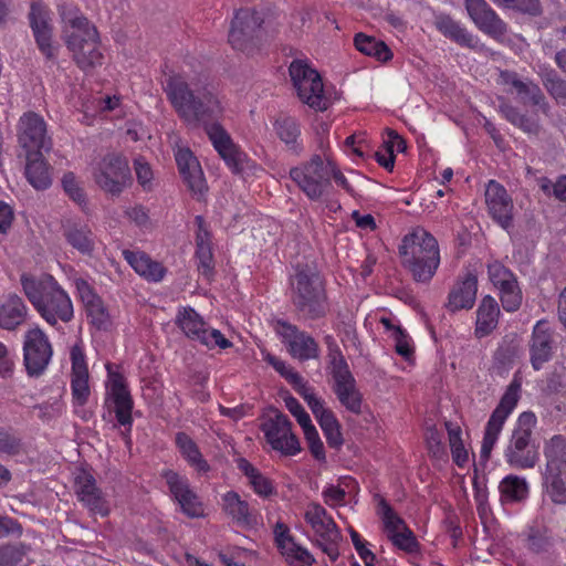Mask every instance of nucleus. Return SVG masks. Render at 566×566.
I'll list each match as a JSON object with an SVG mask.
<instances>
[{
    "label": "nucleus",
    "mask_w": 566,
    "mask_h": 566,
    "mask_svg": "<svg viewBox=\"0 0 566 566\" xmlns=\"http://www.w3.org/2000/svg\"><path fill=\"white\" fill-rule=\"evenodd\" d=\"M164 91L178 117L191 128L203 127L228 167L235 174L240 172L244 154L218 123L223 107L212 86L199 78L170 75Z\"/></svg>",
    "instance_id": "nucleus-1"
},
{
    "label": "nucleus",
    "mask_w": 566,
    "mask_h": 566,
    "mask_svg": "<svg viewBox=\"0 0 566 566\" xmlns=\"http://www.w3.org/2000/svg\"><path fill=\"white\" fill-rule=\"evenodd\" d=\"M59 13L62 22L61 36L75 63L82 70L101 64L103 55L98 50L99 35L96 27L72 4H61Z\"/></svg>",
    "instance_id": "nucleus-2"
},
{
    "label": "nucleus",
    "mask_w": 566,
    "mask_h": 566,
    "mask_svg": "<svg viewBox=\"0 0 566 566\" xmlns=\"http://www.w3.org/2000/svg\"><path fill=\"white\" fill-rule=\"evenodd\" d=\"M21 284L25 296L48 324L54 326L73 318L72 301L52 275L35 279L22 274Z\"/></svg>",
    "instance_id": "nucleus-3"
},
{
    "label": "nucleus",
    "mask_w": 566,
    "mask_h": 566,
    "mask_svg": "<svg viewBox=\"0 0 566 566\" xmlns=\"http://www.w3.org/2000/svg\"><path fill=\"white\" fill-rule=\"evenodd\" d=\"M291 300L296 312L306 319H319L328 311L324 281L314 263L297 264L291 276Z\"/></svg>",
    "instance_id": "nucleus-4"
},
{
    "label": "nucleus",
    "mask_w": 566,
    "mask_h": 566,
    "mask_svg": "<svg viewBox=\"0 0 566 566\" xmlns=\"http://www.w3.org/2000/svg\"><path fill=\"white\" fill-rule=\"evenodd\" d=\"M399 254L417 282H429L440 263L438 241L422 228L405 235Z\"/></svg>",
    "instance_id": "nucleus-5"
},
{
    "label": "nucleus",
    "mask_w": 566,
    "mask_h": 566,
    "mask_svg": "<svg viewBox=\"0 0 566 566\" xmlns=\"http://www.w3.org/2000/svg\"><path fill=\"white\" fill-rule=\"evenodd\" d=\"M324 343L327 347V369L333 377V390L337 399L348 411L360 415L363 396L336 339L332 335H326Z\"/></svg>",
    "instance_id": "nucleus-6"
},
{
    "label": "nucleus",
    "mask_w": 566,
    "mask_h": 566,
    "mask_svg": "<svg viewBox=\"0 0 566 566\" xmlns=\"http://www.w3.org/2000/svg\"><path fill=\"white\" fill-rule=\"evenodd\" d=\"M543 485L555 504H566V437L554 434L544 440Z\"/></svg>",
    "instance_id": "nucleus-7"
},
{
    "label": "nucleus",
    "mask_w": 566,
    "mask_h": 566,
    "mask_svg": "<svg viewBox=\"0 0 566 566\" xmlns=\"http://www.w3.org/2000/svg\"><path fill=\"white\" fill-rule=\"evenodd\" d=\"M536 426V417L533 412L520 415L511 439L505 449L506 462L515 469L528 470L535 468L538 462L537 449L532 446L533 429Z\"/></svg>",
    "instance_id": "nucleus-8"
},
{
    "label": "nucleus",
    "mask_w": 566,
    "mask_h": 566,
    "mask_svg": "<svg viewBox=\"0 0 566 566\" xmlns=\"http://www.w3.org/2000/svg\"><path fill=\"white\" fill-rule=\"evenodd\" d=\"M264 17L254 8L235 11L229 31V43L235 50L252 53L261 44Z\"/></svg>",
    "instance_id": "nucleus-9"
},
{
    "label": "nucleus",
    "mask_w": 566,
    "mask_h": 566,
    "mask_svg": "<svg viewBox=\"0 0 566 566\" xmlns=\"http://www.w3.org/2000/svg\"><path fill=\"white\" fill-rule=\"evenodd\" d=\"M290 177L311 200H319L332 193L329 167L319 155H313L310 161L292 168Z\"/></svg>",
    "instance_id": "nucleus-10"
},
{
    "label": "nucleus",
    "mask_w": 566,
    "mask_h": 566,
    "mask_svg": "<svg viewBox=\"0 0 566 566\" xmlns=\"http://www.w3.org/2000/svg\"><path fill=\"white\" fill-rule=\"evenodd\" d=\"M304 517L316 535V545L332 562L339 556L342 533L326 510L318 503H310Z\"/></svg>",
    "instance_id": "nucleus-11"
},
{
    "label": "nucleus",
    "mask_w": 566,
    "mask_h": 566,
    "mask_svg": "<svg viewBox=\"0 0 566 566\" xmlns=\"http://www.w3.org/2000/svg\"><path fill=\"white\" fill-rule=\"evenodd\" d=\"M93 176L98 187L113 196L120 195L132 182L128 160L117 153L105 155L97 164Z\"/></svg>",
    "instance_id": "nucleus-12"
},
{
    "label": "nucleus",
    "mask_w": 566,
    "mask_h": 566,
    "mask_svg": "<svg viewBox=\"0 0 566 566\" xmlns=\"http://www.w3.org/2000/svg\"><path fill=\"white\" fill-rule=\"evenodd\" d=\"M520 390L521 382L517 379H514L506 388L496 408L493 410L485 427L480 453L481 462L485 463L490 459L492 449L497 441L506 418L517 405Z\"/></svg>",
    "instance_id": "nucleus-13"
},
{
    "label": "nucleus",
    "mask_w": 566,
    "mask_h": 566,
    "mask_svg": "<svg viewBox=\"0 0 566 566\" xmlns=\"http://www.w3.org/2000/svg\"><path fill=\"white\" fill-rule=\"evenodd\" d=\"M298 97L313 108L326 109L324 85L319 73L303 60H294L289 67Z\"/></svg>",
    "instance_id": "nucleus-14"
},
{
    "label": "nucleus",
    "mask_w": 566,
    "mask_h": 566,
    "mask_svg": "<svg viewBox=\"0 0 566 566\" xmlns=\"http://www.w3.org/2000/svg\"><path fill=\"white\" fill-rule=\"evenodd\" d=\"M176 324L188 338L197 340L208 348L218 346L226 349L232 346V343L220 331L207 327L202 317L192 307L179 310Z\"/></svg>",
    "instance_id": "nucleus-15"
},
{
    "label": "nucleus",
    "mask_w": 566,
    "mask_h": 566,
    "mask_svg": "<svg viewBox=\"0 0 566 566\" xmlns=\"http://www.w3.org/2000/svg\"><path fill=\"white\" fill-rule=\"evenodd\" d=\"M19 146L25 155H36L49 151L52 148V140L46 134V124L39 114L34 112L24 113L17 126Z\"/></svg>",
    "instance_id": "nucleus-16"
},
{
    "label": "nucleus",
    "mask_w": 566,
    "mask_h": 566,
    "mask_svg": "<svg viewBox=\"0 0 566 566\" xmlns=\"http://www.w3.org/2000/svg\"><path fill=\"white\" fill-rule=\"evenodd\" d=\"M53 355L48 336L39 327L28 331L23 342V360L27 373L31 377L41 376Z\"/></svg>",
    "instance_id": "nucleus-17"
},
{
    "label": "nucleus",
    "mask_w": 566,
    "mask_h": 566,
    "mask_svg": "<svg viewBox=\"0 0 566 566\" xmlns=\"http://www.w3.org/2000/svg\"><path fill=\"white\" fill-rule=\"evenodd\" d=\"M262 430L272 449L283 455H294L301 451L300 441L292 432V423L283 412L274 410V416L262 424Z\"/></svg>",
    "instance_id": "nucleus-18"
},
{
    "label": "nucleus",
    "mask_w": 566,
    "mask_h": 566,
    "mask_svg": "<svg viewBox=\"0 0 566 566\" xmlns=\"http://www.w3.org/2000/svg\"><path fill=\"white\" fill-rule=\"evenodd\" d=\"M485 203L491 218L503 229L513 227L514 203L506 189L495 180H490L485 189Z\"/></svg>",
    "instance_id": "nucleus-19"
},
{
    "label": "nucleus",
    "mask_w": 566,
    "mask_h": 566,
    "mask_svg": "<svg viewBox=\"0 0 566 566\" xmlns=\"http://www.w3.org/2000/svg\"><path fill=\"white\" fill-rule=\"evenodd\" d=\"M277 324L282 327L280 334L287 345V350L292 357L301 361L318 358L319 347L311 335L287 322L279 321Z\"/></svg>",
    "instance_id": "nucleus-20"
},
{
    "label": "nucleus",
    "mask_w": 566,
    "mask_h": 566,
    "mask_svg": "<svg viewBox=\"0 0 566 566\" xmlns=\"http://www.w3.org/2000/svg\"><path fill=\"white\" fill-rule=\"evenodd\" d=\"M465 8L475 25L491 38L499 40L507 32L506 23L485 0H465Z\"/></svg>",
    "instance_id": "nucleus-21"
},
{
    "label": "nucleus",
    "mask_w": 566,
    "mask_h": 566,
    "mask_svg": "<svg viewBox=\"0 0 566 566\" xmlns=\"http://www.w3.org/2000/svg\"><path fill=\"white\" fill-rule=\"evenodd\" d=\"M29 21L41 53L44 54L48 60L55 59V49L52 45L53 28L49 10L42 4L33 2L29 12Z\"/></svg>",
    "instance_id": "nucleus-22"
},
{
    "label": "nucleus",
    "mask_w": 566,
    "mask_h": 566,
    "mask_svg": "<svg viewBox=\"0 0 566 566\" xmlns=\"http://www.w3.org/2000/svg\"><path fill=\"white\" fill-rule=\"evenodd\" d=\"M554 332L545 319L538 321L532 333L530 340V360L535 370H539L543 365L553 357Z\"/></svg>",
    "instance_id": "nucleus-23"
},
{
    "label": "nucleus",
    "mask_w": 566,
    "mask_h": 566,
    "mask_svg": "<svg viewBox=\"0 0 566 566\" xmlns=\"http://www.w3.org/2000/svg\"><path fill=\"white\" fill-rule=\"evenodd\" d=\"M275 544L284 556L285 560L292 566H312L314 558L311 553L298 545L290 534L286 524L277 522L274 526Z\"/></svg>",
    "instance_id": "nucleus-24"
},
{
    "label": "nucleus",
    "mask_w": 566,
    "mask_h": 566,
    "mask_svg": "<svg viewBox=\"0 0 566 566\" xmlns=\"http://www.w3.org/2000/svg\"><path fill=\"white\" fill-rule=\"evenodd\" d=\"M164 478L169 485L170 492L181 506L182 512L189 517H199L203 514V509L197 495L189 489L186 479L178 473L168 470L164 472Z\"/></svg>",
    "instance_id": "nucleus-25"
},
{
    "label": "nucleus",
    "mask_w": 566,
    "mask_h": 566,
    "mask_svg": "<svg viewBox=\"0 0 566 566\" xmlns=\"http://www.w3.org/2000/svg\"><path fill=\"white\" fill-rule=\"evenodd\" d=\"M107 369L111 381V396L115 405L116 419L120 426L127 427V431H129L133 422V399L124 384L123 376L112 373L111 365H107Z\"/></svg>",
    "instance_id": "nucleus-26"
},
{
    "label": "nucleus",
    "mask_w": 566,
    "mask_h": 566,
    "mask_svg": "<svg viewBox=\"0 0 566 566\" xmlns=\"http://www.w3.org/2000/svg\"><path fill=\"white\" fill-rule=\"evenodd\" d=\"M500 77L504 84L514 87L523 104L538 106L544 114H548L549 105L537 84L530 80L522 81L515 72L511 71H502Z\"/></svg>",
    "instance_id": "nucleus-27"
},
{
    "label": "nucleus",
    "mask_w": 566,
    "mask_h": 566,
    "mask_svg": "<svg viewBox=\"0 0 566 566\" xmlns=\"http://www.w3.org/2000/svg\"><path fill=\"white\" fill-rule=\"evenodd\" d=\"M176 163L189 190L193 195H203L207 191V184L200 164L190 149H179L176 154Z\"/></svg>",
    "instance_id": "nucleus-28"
},
{
    "label": "nucleus",
    "mask_w": 566,
    "mask_h": 566,
    "mask_svg": "<svg viewBox=\"0 0 566 566\" xmlns=\"http://www.w3.org/2000/svg\"><path fill=\"white\" fill-rule=\"evenodd\" d=\"M478 291V277L468 273L463 281L458 282L449 293L447 307L451 312L469 310L474 305Z\"/></svg>",
    "instance_id": "nucleus-29"
},
{
    "label": "nucleus",
    "mask_w": 566,
    "mask_h": 566,
    "mask_svg": "<svg viewBox=\"0 0 566 566\" xmlns=\"http://www.w3.org/2000/svg\"><path fill=\"white\" fill-rule=\"evenodd\" d=\"M66 241L83 254L94 250V240L91 229L81 222L67 219L62 224Z\"/></svg>",
    "instance_id": "nucleus-30"
},
{
    "label": "nucleus",
    "mask_w": 566,
    "mask_h": 566,
    "mask_svg": "<svg viewBox=\"0 0 566 566\" xmlns=\"http://www.w3.org/2000/svg\"><path fill=\"white\" fill-rule=\"evenodd\" d=\"M28 315V308L23 300L13 294L0 305V327L8 331L15 329Z\"/></svg>",
    "instance_id": "nucleus-31"
},
{
    "label": "nucleus",
    "mask_w": 566,
    "mask_h": 566,
    "mask_svg": "<svg viewBox=\"0 0 566 566\" xmlns=\"http://www.w3.org/2000/svg\"><path fill=\"white\" fill-rule=\"evenodd\" d=\"M500 308L491 296H484L476 312L475 336L482 338L497 326Z\"/></svg>",
    "instance_id": "nucleus-32"
},
{
    "label": "nucleus",
    "mask_w": 566,
    "mask_h": 566,
    "mask_svg": "<svg viewBox=\"0 0 566 566\" xmlns=\"http://www.w3.org/2000/svg\"><path fill=\"white\" fill-rule=\"evenodd\" d=\"M25 177L28 181L38 190H44L52 184L50 167L45 163L42 153L36 155H25Z\"/></svg>",
    "instance_id": "nucleus-33"
},
{
    "label": "nucleus",
    "mask_w": 566,
    "mask_h": 566,
    "mask_svg": "<svg viewBox=\"0 0 566 566\" xmlns=\"http://www.w3.org/2000/svg\"><path fill=\"white\" fill-rule=\"evenodd\" d=\"M125 259L134 270L145 279L159 282L164 279L166 269L156 261H153L146 253L125 251Z\"/></svg>",
    "instance_id": "nucleus-34"
},
{
    "label": "nucleus",
    "mask_w": 566,
    "mask_h": 566,
    "mask_svg": "<svg viewBox=\"0 0 566 566\" xmlns=\"http://www.w3.org/2000/svg\"><path fill=\"white\" fill-rule=\"evenodd\" d=\"M434 24L446 38H449L459 45L470 49H474L476 46L474 36L449 15H438Z\"/></svg>",
    "instance_id": "nucleus-35"
},
{
    "label": "nucleus",
    "mask_w": 566,
    "mask_h": 566,
    "mask_svg": "<svg viewBox=\"0 0 566 566\" xmlns=\"http://www.w3.org/2000/svg\"><path fill=\"white\" fill-rule=\"evenodd\" d=\"M274 129L277 137L286 145L287 149L295 155H300L303 150L302 144L298 143L301 134L297 122L287 116L279 117L274 122Z\"/></svg>",
    "instance_id": "nucleus-36"
},
{
    "label": "nucleus",
    "mask_w": 566,
    "mask_h": 566,
    "mask_svg": "<svg viewBox=\"0 0 566 566\" xmlns=\"http://www.w3.org/2000/svg\"><path fill=\"white\" fill-rule=\"evenodd\" d=\"M176 444L181 455L198 472L206 473L210 470V465L202 458V454L196 442L185 432L176 434Z\"/></svg>",
    "instance_id": "nucleus-37"
},
{
    "label": "nucleus",
    "mask_w": 566,
    "mask_h": 566,
    "mask_svg": "<svg viewBox=\"0 0 566 566\" xmlns=\"http://www.w3.org/2000/svg\"><path fill=\"white\" fill-rule=\"evenodd\" d=\"M354 44L360 53L373 56L377 61L387 62L392 57V53L387 44L374 36L357 33L354 38Z\"/></svg>",
    "instance_id": "nucleus-38"
},
{
    "label": "nucleus",
    "mask_w": 566,
    "mask_h": 566,
    "mask_svg": "<svg viewBox=\"0 0 566 566\" xmlns=\"http://www.w3.org/2000/svg\"><path fill=\"white\" fill-rule=\"evenodd\" d=\"M499 490L503 503L522 502L528 496L530 491L526 480L514 474L505 476L501 481Z\"/></svg>",
    "instance_id": "nucleus-39"
},
{
    "label": "nucleus",
    "mask_w": 566,
    "mask_h": 566,
    "mask_svg": "<svg viewBox=\"0 0 566 566\" xmlns=\"http://www.w3.org/2000/svg\"><path fill=\"white\" fill-rule=\"evenodd\" d=\"M226 512L237 522H249V504L241 500L235 492H228L223 496Z\"/></svg>",
    "instance_id": "nucleus-40"
},
{
    "label": "nucleus",
    "mask_w": 566,
    "mask_h": 566,
    "mask_svg": "<svg viewBox=\"0 0 566 566\" xmlns=\"http://www.w3.org/2000/svg\"><path fill=\"white\" fill-rule=\"evenodd\" d=\"M317 421L325 434L328 446L331 448L338 449L343 444L344 440L340 432V426L334 413L331 411Z\"/></svg>",
    "instance_id": "nucleus-41"
},
{
    "label": "nucleus",
    "mask_w": 566,
    "mask_h": 566,
    "mask_svg": "<svg viewBox=\"0 0 566 566\" xmlns=\"http://www.w3.org/2000/svg\"><path fill=\"white\" fill-rule=\"evenodd\" d=\"M378 514L380 515L387 536H391L394 533L402 531L407 527L405 521L397 515L392 507L382 499L379 502Z\"/></svg>",
    "instance_id": "nucleus-42"
},
{
    "label": "nucleus",
    "mask_w": 566,
    "mask_h": 566,
    "mask_svg": "<svg viewBox=\"0 0 566 566\" xmlns=\"http://www.w3.org/2000/svg\"><path fill=\"white\" fill-rule=\"evenodd\" d=\"M30 547L22 543L0 546V566H17L28 554Z\"/></svg>",
    "instance_id": "nucleus-43"
},
{
    "label": "nucleus",
    "mask_w": 566,
    "mask_h": 566,
    "mask_svg": "<svg viewBox=\"0 0 566 566\" xmlns=\"http://www.w3.org/2000/svg\"><path fill=\"white\" fill-rule=\"evenodd\" d=\"M488 271L490 280L496 287H499V290L515 286L517 284L514 274L499 262L490 264Z\"/></svg>",
    "instance_id": "nucleus-44"
},
{
    "label": "nucleus",
    "mask_w": 566,
    "mask_h": 566,
    "mask_svg": "<svg viewBox=\"0 0 566 566\" xmlns=\"http://www.w3.org/2000/svg\"><path fill=\"white\" fill-rule=\"evenodd\" d=\"M547 92L562 105L566 106V81L560 78L556 72L551 71L543 80Z\"/></svg>",
    "instance_id": "nucleus-45"
},
{
    "label": "nucleus",
    "mask_w": 566,
    "mask_h": 566,
    "mask_svg": "<svg viewBox=\"0 0 566 566\" xmlns=\"http://www.w3.org/2000/svg\"><path fill=\"white\" fill-rule=\"evenodd\" d=\"M22 450V440L12 430L0 427V454L17 455Z\"/></svg>",
    "instance_id": "nucleus-46"
},
{
    "label": "nucleus",
    "mask_w": 566,
    "mask_h": 566,
    "mask_svg": "<svg viewBox=\"0 0 566 566\" xmlns=\"http://www.w3.org/2000/svg\"><path fill=\"white\" fill-rule=\"evenodd\" d=\"M91 324L99 331H106L111 326V317L103 301L86 308Z\"/></svg>",
    "instance_id": "nucleus-47"
},
{
    "label": "nucleus",
    "mask_w": 566,
    "mask_h": 566,
    "mask_svg": "<svg viewBox=\"0 0 566 566\" xmlns=\"http://www.w3.org/2000/svg\"><path fill=\"white\" fill-rule=\"evenodd\" d=\"M62 186L67 196L78 206L86 203V196L73 172H66L62 178Z\"/></svg>",
    "instance_id": "nucleus-48"
},
{
    "label": "nucleus",
    "mask_w": 566,
    "mask_h": 566,
    "mask_svg": "<svg viewBox=\"0 0 566 566\" xmlns=\"http://www.w3.org/2000/svg\"><path fill=\"white\" fill-rule=\"evenodd\" d=\"M509 9H513L520 11L522 13H527L531 15L541 14V3L538 0H493Z\"/></svg>",
    "instance_id": "nucleus-49"
},
{
    "label": "nucleus",
    "mask_w": 566,
    "mask_h": 566,
    "mask_svg": "<svg viewBox=\"0 0 566 566\" xmlns=\"http://www.w3.org/2000/svg\"><path fill=\"white\" fill-rule=\"evenodd\" d=\"M305 440L313 457L317 460H325V451L323 442L313 424L303 428Z\"/></svg>",
    "instance_id": "nucleus-50"
},
{
    "label": "nucleus",
    "mask_w": 566,
    "mask_h": 566,
    "mask_svg": "<svg viewBox=\"0 0 566 566\" xmlns=\"http://www.w3.org/2000/svg\"><path fill=\"white\" fill-rule=\"evenodd\" d=\"M426 441L429 453L436 459L446 457V449L442 443V433L436 427H429L426 431Z\"/></svg>",
    "instance_id": "nucleus-51"
},
{
    "label": "nucleus",
    "mask_w": 566,
    "mask_h": 566,
    "mask_svg": "<svg viewBox=\"0 0 566 566\" xmlns=\"http://www.w3.org/2000/svg\"><path fill=\"white\" fill-rule=\"evenodd\" d=\"M80 501L83 502L84 505L94 514H99L102 516H106L108 514V505L99 489L80 497Z\"/></svg>",
    "instance_id": "nucleus-52"
},
{
    "label": "nucleus",
    "mask_w": 566,
    "mask_h": 566,
    "mask_svg": "<svg viewBox=\"0 0 566 566\" xmlns=\"http://www.w3.org/2000/svg\"><path fill=\"white\" fill-rule=\"evenodd\" d=\"M388 538L399 549L406 551L408 553L415 552L418 547L417 539L408 527L402 528L400 532L394 533Z\"/></svg>",
    "instance_id": "nucleus-53"
},
{
    "label": "nucleus",
    "mask_w": 566,
    "mask_h": 566,
    "mask_svg": "<svg viewBox=\"0 0 566 566\" xmlns=\"http://www.w3.org/2000/svg\"><path fill=\"white\" fill-rule=\"evenodd\" d=\"M72 395L78 406H84L90 397L88 376H72Z\"/></svg>",
    "instance_id": "nucleus-54"
},
{
    "label": "nucleus",
    "mask_w": 566,
    "mask_h": 566,
    "mask_svg": "<svg viewBox=\"0 0 566 566\" xmlns=\"http://www.w3.org/2000/svg\"><path fill=\"white\" fill-rule=\"evenodd\" d=\"M196 258L198 260V271L206 277H210L214 271V261L211 247L196 249Z\"/></svg>",
    "instance_id": "nucleus-55"
},
{
    "label": "nucleus",
    "mask_w": 566,
    "mask_h": 566,
    "mask_svg": "<svg viewBox=\"0 0 566 566\" xmlns=\"http://www.w3.org/2000/svg\"><path fill=\"white\" fill-rule=\"evenodd\" d=\"M502 306L506 312L516 311L522 303V295L517 284L500 290Z\"/></svg>",
    "instance_id": "nucleus-56"
},
{
    "label": "nucleus",
    "mask_w": 566,
    "mask_h": 566,
    "mask_svg": "<svg viewBox=\"0 0 566 566\" xmlns=\"http://www.w3.org/2000/svg\"><path fill=\"white\" fill-rule=\"evenodd\" d=\"M527 547L533 553H544L551 547V541L539 530L531 528L527 535Z\"/></svg>",
    "instance_id": "nucleus-57"
},
{
    "label": "nucleus",
    "mask_w": 566,
    "mask_h": 566,
    "mask_svg": "<svg viewBox=\"0 0 566 566\" xmlns=\"http://www.w3.org/2000/svg\"><path fill=\"white\" fill-rule=\"evenodd\" d=\"M285 407L296 418L300 426L303 428L307 424H312L308 413L304 410L301 403L293 396H286L284 398Z\"/></svg>",
    "instance_id": "nucleus-58"
},
{
    "label": "nucleus",
    "mask_w": 566,
    "mask_h": 566,
    "mask_svg": "<svg viewBox=\"0 0 566 566\" xmlns=\"http://www.w3.org/2000/svg\"><path fill=\"white\" fill-rule=\"evenodd\" d=\"M392 338L397 354L408 359L413 354V349L409 344V336L401 327H397L395 333H392Z\"/></svg>",
    "instance_id": "nucleus-59"
},
{
    "label": "nucleus",
    "mask_w": 566,
    "mask_h": 566,
    "mask_svg": "<svg viewBox=\"0 0 566 566\" xmlns=\"http://www.w3.org/2000/svg\"><path fill=\"white\" fill-rule=\"evenodd\" d=\"M72 376H88V369L85 363L83 350L78 345L71 349Z\"/></svg>",
    "instance_id": "nucleus-60"
},
{
    "label": "nucleus",
    "mask_w": 566,
    "mask_h": 566,
    "mask_svg": "<svg viewBox=\"0 0 566 566\" xmlns=\"http://www.w3.org/2000/svg\"><path fill=\"white\" fill-rule=\"evenodd\" d=\"M349 534L352 542L355 546V549L357 551L360 558L364 560L365 565L374 566V560L376 558L375 554L365 546V544L360 539L359 534L355 530L350 528Z\"/></svg>",
    "instance_id": "nucleus-61"
},
{
    "label": "nucleus",
    "mask_w": 566,
    "mask_h": 566,
    "mask_svg": "<svg viewBox=\"0 0 566 566\" xmlns=\"http://www.w3.org/2000/svg\"><path fill=\"white\" fill-rule=\"evenodd\" d=\"M76 483V494L78 497L87 495L91 492H94L98 488L96 486V481L93 475L82 472L75 479Z\"/></svg>",
    "instance_id": "nucleus-62"
},
{
    "label": "nucleus",
    "mask_w": 566,
    "mask_h": 566,
    "mask_svg": "<svg viewBox=\"0 0 566 566\" xmlns=\"http://www.w3.org/2000/svg\"><path fill=\"white\" fill-rule=\"evenodd\" d=\"M250 484L253 486V490L262 495L269 496L273 493V486L271 481L265 478L263 474L258 471L252 478H250Z\"/></svg>",
    "instance_id": "nucleus-63"
},
{
    "label": "nucleus",
    "mask_w": 566,
    "mask_h": 566,
    "mask_svg": "<svg viewBox=\"0 0 566 566\" xmlns=\"http://www.w3.org/2000/svg\"><path fill=\"white\" fill-rule=\"evenodd\" d=\"M265 360L273 366V368L282 376L284 377L290 384L292 382L293 378L292 375H300L297 371H295L291 366L286 365L283 360L280 358L268 354L265 357Z\"/></svg>",
    "instance_id": "nucleus-64"
}]
</instances>
